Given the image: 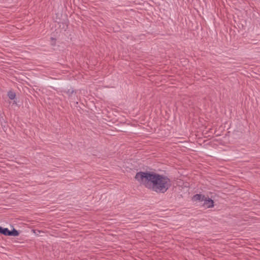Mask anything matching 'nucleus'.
<instances>
[{"label":"nucleus","instance_id":"obj_6","mask_svg":"<svg viewBox=\"0 0 260 260\" xmlns=\"http://www.w3.org/2000/svg\"><path fill=\"white\" fill-rule=\"evenodd\" d=\"M8 96L11 100H13L15 98L16 94L14 92L10 91L8 93Z\"/></svg>","mask_w":260,"mask_h":260},{"label":"nucleus","instance_id":"obj_4","mask_svg":"<svg viewBox=\"0 0 260 260\" xmlns=\"http://www.w3.org/2000/svg\"><path fill=\"white\" fill-rule=\"evenodd\" d=\"M10 231L8 228H2L0 226V233L5 236H9Z\"/></svg>","mask_w":260,"mask_h":260},{"label":"nucleus","instance_id":"obj_5","mask_svg":"<svg viewBox=\"0 0 260 260\" xmlns=\"http://www.w3.org/2000/svg\"><path fill=\"white\" fill-rule=\"evenodd\" d=\"M19 235V232L15 229H13V230L10 232L9 236H12L14 237L18 236Z\"/></svg>","mask_w":260,"mask_h":260},{"label":"nucleus","instance_id":"obj_2","mask_svg":"<svg viewBox=\"0 0 260 260\" xmlns=\"http://www.w3.org/2000/svg\"><path fill=\"white\" fill-rule=\"evenodd\" d=\"M202 204L206 208H211L213 207L214 202L212 200L204 197Z\"/></svg>","mask_w":260,"mask_h":260},{"label":"nucleus","instance_id":"obj_3","mask_svg":"<svg viewBox=\"0 0 260 260\" xmlns=\"http://www.w3.org/2000/svg\"><path fill=\"white\" fill-rule=\"evenodd\" d=\"M204 197H205L204 196H203L201 194H197L194 195L193 197L192 200L193 201H199L203 202Z\"/></svg>","mask_w":260,"mask_h":260},{"label":"nucleus","instance_id":"obj_1","mask_svg":"<svg viewBox=\"0 0 260 260\" xmlns=\"http://www.w3.org/2000/svg\"><path fill=\"white\" fill-rule=\"evenodd\" d=\"M135 179L147 188L158 193L166 192L171 185L169 178L154 173L140 172L136 174Z\"/></svg>","mask_w":260,"mask_h":260}]
</instances>
